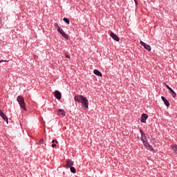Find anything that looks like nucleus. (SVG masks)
<instances>
[{
  "instance_id": "nucleus-6",
  "label": "nucleus",
  "mask_w": 177,
  "mask_h": 177,
  "mask_svg": "<svg viewBox=\"0 0 177 177\" xmlns=\"http://www.w3.org/2000/svg\"><path fill=\"white\" fill-rule=\"evenodd\" d=\"M149 118V115L147 113H142L140 118V122L146 123V120Z\"/></svg>"
},
{
  "instance_id": "nucleus-5",
  "label": "nucleus",
  "mask_w": 177,
  "mask_h": 177,
  "mask_svg": "<svg viewBox=\"0 0 177 177\" xmlns=\"http://www.w3.org/2000/svg\"><path fill=\"white\" fill-rule=\"evenodd\" d=\"M140 44L141 46H143L145 48V49H146V50H148V52L151 51V47L150 46V45H149L142 41H140Z\"/></svg>"
},
{
  "instance_id": "nucleus-22",
  "label": "nucleus",
  "mask_w": 177,
  "mask_h": 177,
  "mask_svg": "<svg viewBox=\"0 0 177 177\" xmlns=\"http://www.w3.org/2000/svg\"><path fill=\"white\" fill-rule=\"evenodd\" d=\"M65 56H66V59H71L70 55L65 54Z\"/></svg>"
},
{
  "instance_id": "nucleus-15",
  "label": "nucleus",
  "mask_w": 177,
  "mask_h": 177,
  "mask_svg": "<svg viewBox=\"0 0 177 177\" xmlns=\"http://www.w3.org/2000/svg\"><path fill=\"white\" fill-rule=\"evenodd\" d=\"M70 169H71V172H72V174H75V172H77V170L75 169V167H71Z\"/></svg>"
},
{
  "instance_id": "nucleus-16",
  "label": "nucleus",
  "mask_w": 177,
  "mask_h": 177,
  "mask_svg": "<svg viewBox=\"0 0 177 177\" xmlns=\"http://www.w3.org/2000/svg\"><path fill=\"white\" fill-rule=\"evenodd\" d=\"M63 20L66 23V24H70V20L68 19V18L64 17Z\"/></svg>"
},
{
  "instance_id": "nucleus-23",
  "label": "nucleus",
  "mask_w": 177,
  "mask_h": 177,
  "mask_svg": "<svg viewBox=\"0 0 177 177\" xmlns=\"http://www.w3.org/2000/svg\"><path fill=\"white\" fill-rule=\"evenodd\" d=\"M62 111H64V110H63V109H59L58 110V113H62Z\"/></svg>"
},
{
  "instance_id": "nucleus-26",
  "label": "nucleus",
  "mask_w": 177,
  "mask_h": 177,
  "mask_svg": "<svg viewBox=\"0 0 177 177\" xmlns=\"http://www.w3.org/2000/svg\"><path fill=\"white\" fill-rule=\"evenodd\" d=\"M3 112L2 111V110L0 109V115L2 114Z\"/></svg>"
},
{
  "instance_id": "nucleus-27",
  "label": "nucleus",
  "mask_w": 177,
  "mask_h": 177,
  "mask_svg": "<svg viewBox=\"0 0 177 177\" xmlns=\"http://www.w3.org/2000/svg\"><path fill=\"white\" fill-rule=\"evenodd\" d=\"M55 140H53L52 143H55Z\"/></svg>"
},
{
  "instance_id": "nucleus-1",
  "label": "nucleus",
  "mask_w": 177,
  "mask_h": 177,
  "mask_svg": "<svg viewBox=\"0 0 177 177\" xmlns=\"http://www.w3.org/2000/svg\"><path fill=\"white\" fill-rule=\"evenodd\" d=\"M140 133L141 134V139L140 140L142 142L144 146L146 147L147 150H149L150 151H154V148L151 145H150V143L147 142V137L146 136V133L143 132V130L140 129Z\"/></svg>"
},
{
  "instance_id": "nucleus-13",
  "label": "nucleus",
  "mask_w": 177,
  "mask_h": 177,
  "mask_svg": "<svg viewBox=\"0 0 177 177\" xmlns=\"http://www.w3.org/2000/svg\"><path fill=\"white\" fill-rule=\"evenodd\" d=\"M170 147L172 151H174V153H177V145H171Z\"/></svg>"
},
{
  "instance_id": "nucleus-20",
  "label": "nucleus",
  "mask_w": 177,
  "mask_h": 177,
  "mask_svg": "<svg viewBox=\"0 0 177 177\" xmlns=\"http://www.w3.org/2000/svg\"><path fill=\"white\" fill-rule=\"evenodd\" d=\"M54 26H55V27L56 28H59V27H60V26H59V24H57V23H55V24H54Z\"/></svg>"
},
{
  "instance_id": "nucleus-12",
  "label": "nucleus",
  "mask_w": 177,
  "mask_h": 177,
  "mask_svg": "<svg viewBox=\"0 0 177 177\" xmlns=\"http://www.w3.org/2000/svg\"><path fill=\"white\" fill-rule=\"evenodd\" d=\"M0 117H1V118H3V120L7 122V124L8 123V116H6L5 113H3L0 114Z\"/></svg>"
},
{
  "instance_id": "nucleus-25",
  "label": "nucleus",
  "mask_w": 177,
  "mask_h": 177,
  "mask_svg": "<svg viewBox=\"0 0 177 177\" xmlns=\"http://www.w3.org/2000/svg\"><path fill=\"white\" fill-rule=\"evenodd\" d=\"M134 2H135V3H136V5H138V1L134 0Z\"/></svg>"
},
{
  "instance_id": "nucleus-17",
  "label": "nucleus",
  "mask_w": 177,
  "mask_h": 177,
  "mask_svg": "<svg viewBox=\"0 0 177 177\" xmlns=\"http://www.w3.org/2000/svg\"><path fill=\"white\" fill-rule=\"evenodd\" d=\"M8 62H9V61L3 60V59L0 60V63H8Z\"/></svg>"
},
{
  "instance_id": "nucleus-4",
  "label": "nucleus",
  "mask_w": 177,
  "mask_h": 177,
  "mask_svg": "<svg viewBox=\"0 0 177 177\" xmlns=\"http://www.w3.org/2000/svg\"><path fill=\"white\" fill-rule=\"evenodd\" d=\"M57 31L65 39H68V35L64 32V30L61 27H58Z\"/></svg>"
},
{
  "instance_id": "nucleus-2",
  "label": "nucleus",
  "mask_w": 177,
  "mask_h": 177,
  "mask_svg": "<svg viewBox=\"0 0 177 177\" xmlns=\"http://www.w3.org/2000/svg\"><path fill=\"white\" fill-rule=\"evenodd\" d=\"M74 100L78 103H82V107H84V109H88L89 102L88 101V98H86V97L84 95H75Z\"/></svg>"
},
{
  "instance_id": "nucleus-14",
  "label": "nucleus",
  "mask_w": 177,
  "mask_h": 177,
  "mask_svg": "<svg viewBox=\"0 0 177 177\" xmlns=\"http://www.w3.org/2000/svg\"><path fill=\"white\" fill-rule=\"evenodd\" d=\"M169 93L170 95H171V96L173 97H176V93H175V91L172 89V88L171 89L169 90Z\"/></svg>"
},
{
  "instance_id": "nucleus-8",
  "label": "nucleus",
  "mask_w": 177,
  "mask_h": 177,
  "mask_svg": "<svg viewBox=\"0 0 177 177\" xmlns=\"http://www.w3.org/2000/svg\"><path fill=\"white\" fill-rule=\"evenodd\" d=\"M73 165H74V162L70 159H68L66 160V168H71Z\"/></svg>"
},
{
  "instance_id": "nucleus-11",
  "label": "nucleus",
  "mask_w": 177,
  "mask_h": 177,
  "mask_svg": "<svg viewBox=\"0 0 177 177\" xmlns=\"http://www.w3.org/2000/svg\"><path fill=\"white\" fill-rule=\"evenodd\" d=\"M93 73L95 75H97V77H102V73L99 71V70H97V69H95L94 71H93Z\"/></svg>"
},
{
  "instance_id": "nucleus-19",
  "label": "nucleus",
  "mask_w": 177,
  "mask_h": 177,
  "mask_svg": "<svg viewBox=\"0 0 177 177\" xmlns=\"http://www.w3.org/2000/svg\"><path fill=\"white\" fill-rule=\"evenodd\" d=\"M42 144H44V139L40 140L39 142V145H42Z\"/></svg>"
},
{
  "instance_id": "nucleus-7",
  "label": "nucleus",
  "mask_w": 177,
  "mask_h": 177,
  "mask_svg": "<svg viewBox=\"0 0 177 177\" xmlns=\"http://www.w3.org/2000/svg\"><path fill=\"white\" fill-rule=\"evenodd\" d=\"M110 37H111L116 42H120V37H118L114 32H111L110 33Z\"/></svg>"
},
{
  "instance_id": "nucleus-21",
  "label": "nucleus",
  "mask_w": 177,
  "mask_h": 177,
  "mask_svg": "<svg viewBox=\"0 0 177 177\" xmlns=\"http://www.w3.org/2000/svg\"><path fill=\"white\" fill-rule=\"evenodd\" d=\"M165 86H166V88H167V89L169 91L171 88L169 86H168L167 84H165Z\"/></svg>"
},
{
  "instance_id": "nucleus-9",
  "label": "nucleus",
  "mask_w": 177,
  "mask_h": 177,
  "mask_svg": "<svg viewBox=\"0 0 177 177\" xmlns=\"http://www.w3.org/2000/svg\"><path fill=\"white\" fill-rule=\"evenodd\" d=\"M161 100L164 102V104L166 106V107H169L170 106L169 102L168 101V100H167V98H165V97L162 96Z\"/></svg>"
},
{
  "instance_id": "nucleus-3",
  "label": "nucleus",
  "mask_w": 177,
  "mask_h": 177,
  "mask_svg": "<svg viewBox=\"0 0 177 177\" xmlns=\"http://www.w3.org/2000/svg\"><path fill=\"white\" fill-rule=\"evenodd\" d=\"M17 100L20 107L23 109V110H27V109H26V102H24V98H23L21 95L18 96Z\"/></svg>"
},
{
  "instance_id": "nucleus-28",
  "label": "nucleus",
  "mask_w": 177,
  "mask_h": 177,
  "mask_svg": "<svg viewBox=\"0 0 177 177\" xmlns=\"http://www.w3.org/2000/svg\"><path fill=\"white\" fill-rule=\"evenodd\" d=\"M56 143H58L57 140H55Z\"/></svg>"
},
{
  "instance_id": "nucleus-24",
  "label": "nucleus",
  "mask_w": 177,
  "mask_h": 177,
  "mask_svg": "<svg viewBox=\"0 0 177 177\" xmlns=\"http://www.w3.org/2000/svg\"><path fill=\"white\" fill-rule=\"evenodd\" d=\"M52 147H56V144H55V143H53V145H52Z\"/></svg>"
},
{
  "instance_id": "nucleus-18",
  "label": "nucleus",
  "mask_w": 177,
  "mask_h": 177,
  "mask_svg": "<svg viewBox=\"0 0 177 177\" xmlns=\"http://www.w3.org/2000/svg\"><path fill=\"white\" fill-rule=\"evenodd\" d=\"M61 115H63V117H64V115H66V111H62L61 112Z\"/></svg>"
},
{
  "instance_id": "nucleus-10",
  "label": "nucleus",
  "mask_w": 177,
  "mask_h": 177,
  "mask_svg": "<svg viewBox=\"0 0 177 177\" xmlns=\"http://www.w3.org/2000/svg\"><path fill=\"white\" fill-rule=\"evenodd\" d=\"M55 97H56V99H57L58 100H60V99H62V93H60V91L56 90L55 91Z\"/></svg>"
}]
</instances>
